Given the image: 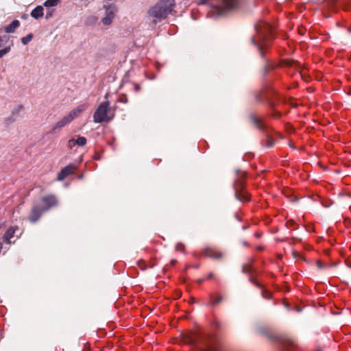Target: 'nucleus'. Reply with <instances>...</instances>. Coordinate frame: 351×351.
Returning a JSON list of instances; mask_svg holds the SVG:
<instances>
[{"label": "nucleus", "instance_id": "40", "mask_svg": "<svg viewBox=\"0 0 351 351\" xmlns=\"http://www.w3.org/2000/svg\"><path fill=\"white\" fill-rule=\"evenodd\" d=\"M248 228H249V226L247 225H243L241 227L242 230H247Z\"/></svg>", "mask_w": 351, "mask_h": 351}, {"label": "nucleus", "instance_id": "29", "mask_svg": "<svg viewBox=\"0 0 351 351\" xmlns=\"http://www.w3.org/2000/svg\"><path fill=\"white\" fill-rule=\"evenodd\" d=\"M176 250L177 251L184 252V244L182 243H178L176 245Z\"/></svg>", "mask_w": 351, "mask_h": 351}, {"label": "nucleus", "instance_id": "44", "mask_svg": "<svg viewBox=\"0 0 351 351\" xmlns=\"http://www.w3.org/2000/svg\"><path fill=\"white\" fill-rule=\"evenodd\" d=\"M203 281H204V279H199L197 282H198V283H202Z\"/></svg>", "mask_w": 351, "mask_h": 351}, {"label": "nucleus", "instance_id": "10", "mask_svg": "<svg viewBox=\"0 0 351 351\" xmlns=\"http://www.w3.org/2000/svg\"><path fill=\"white\" fill-rule=\"evenodd\" d=\"M250 118L255 126L258 128L260 130L265 132L266 136V144L265 147L267 148H271L274 145L275 141L274 138L269 134V127L263 121L262 118L257 117L254 114H251L250 115Z\"/></svg>", "mask_w": 351, "mask_h": 351}, {"label": "nucleus", "instance_id": "38", "mask_svg": "<svg viewBox=\"0 0 351 351\" xmlns=\"http://www.w3.org/2000/svg\"><path fill=\"white\" fill-rule=\"evenodd\" d=\"M256 99L259 102H262V98H261V96L260 95H257L256 97Z\"/></svg>", "mask_w": 351, "mask_h": 351}, {"label": "nucleus", "instance_id": "42", "mask_svg": "<svg viewBox=\"0 0 351 351\" xmlns=\"http://www.w3.org/2000/svg\"><path fill=\"white\" fill-rule=\"evenodd\" d=\"M177 261L176 260H171V263L173 265H174L176 264Z\"/></svg>", "mask_w": 351, "mask_h": 351}, {"label": "nucleus", "instance_id": "23", "mask_svg": "<svg viewBox=\"0 0 351 351\" xmlns=\"http://www.w3.org/2000/svg\"><path fill=\"white\" fill-rule=\"evenodd\" d=\"M86 138L84 136H78L77 139H75L76 145L79 146H84L86 144Z\"/></svg>", "mask_w": 351, "mask_h": 351}, {"label": "nucleus", "instance_id": "52", "mask_svg": "<svg viewBox=\"0 0 351 351\" xmlns=\"http://www.w3.org/2000/svg\"><path fill=\"white\" fill-rule=\"evenodd\" d=\"M269 91L271 92V93H273V90L271 89L269 90Z\"/></svg>", "mask_w": 351, "mask_h": 351}, {"label": "nucleus", "instance_id": "19", "mask_svg": "<svg viewBox=\"0 0 351 351\" xmlns=\"http://www.w3.org/2000/svg\"><path fill=\"white\" fill-rule=\"evenodd\" d=\"M75 166L73 164H69L62 169V171L64 172L66 176H69L74 173Z\"/></svg>", "mask_w": 351, "mask_h": 351}, {"label": "nucleus", "instance_id": "35", "mask_svg": "<svg viewBox=\"0 0 351 351\" xmlns=\"http://www.w3.org/2000/svg\"><path fill=\"white\" fill-rule=\"evenodd\" d=\"M263 94L264 95V96H265L267 99H269V97H270V95H269V93H267V90H263Z\"/></svg>", "mask_w": 351, "mask_h": 351}, {"label": "nucleus", "instance_id": "8", "mask_svg": "<svg viewBox=\"0 0 351 351\" xmlns=\"http://www.w3.org/2000/svg\"><path fill=\"white\" fill-rule=\"evenodd\" d=\"M351 0H323L319 3L325 17H330L326 11L337 12L340 8L345 11L350 10V3Z\"/></svg>", "mask_w": 351, "mask_h": 351}, {"label": "nucleus", "instance_id": "22", "mask_svg": "<svg viewBox=\"0 0 351 351\" xmlns=\"http://www.w3.org/2000/svg\"><path fill=\"white\" fill-rule=\"evenodd\" d=\"M34 36L32 33L28 34L26 36L21 38V43L23 45H27L33 38Z\"/></svg>", "mask_w": 351, "mask_h": 351}, {"label": "nucleus", "instance_id": "51", "mask_svg": "<svg viewBox=\"0 0 351 351\" xmlns=\"http://www.w3.org/2000/svg\"><path fill=\"white\" fill-rule=\"evenodd\" d=\"M108 97V94L105 95V98L106 99Z\"/></svg>", "mask_w": 351, "mask_h": 351}, {"label": "nucleus", "instance_id": "32", "mask_svg": "<svg viewBox=\"0 0 351 351\" xmlns=\"http://www.w3.org/2000/svg\"><path fill=\"white\" fill-rule=\"evenodd\" d=\"M53 14V10H47L46 15H45V19H50L51 17H52Z\"/></svg>", "mask_w": 351, "mask_h": 351}, {"label": "nucleus", "instance_id": "31", "mask_svg": "<svg viewBox=\"0 0 351 351\" xmlns=\"http://www.w3.org/2000/svg\"><path fill=\"white\" fill-rule=\"evenodd\" d=\"M75 145H76L75 139L71 138V139L69 140V141H68V147L69 148L71 149V148H73Z\"/></svg>", "mask_w": 351, "mask_h": 351}, {"label": "nucleus", "instance_id": "28", "mask_svg": "<svg viewBox=\"0 0 351 351\" xmlns=\"http://www.w3.org/2000/svg\"><path fill=\"white\" fill-rule=\"evenodd\" d=\"M67 176H66V174L64 173V171H62V170L61 169V171L58 173V177H57V179L58 180H64Z\"/></svg>", "mask_w": 351, "mask_h": 351}, {"label": "nucleus", "instance_id": "3", "mask_svg": "<svg viewBox=\"0 0 351 351\" xmlns=\"http://www.w3.org/2000/svg\"><path fill=\"white\" fill-rule=\"evenodd\" d=\"M175 5V0H160L148 11L149 16L153 19L152 23L156 24L165 19L172 12Z\"/></svg>", "mask_w": 351, "mask_h": 351}, {"label": "nucleus", "instance_id": "14", "mask_svg": "<svg viewBox=\"0 0 351 351\" xmlns=\"http://www.w3.org/2000/svg\"><path fill=\"white\" fill-rule=\"evenodd\" d=\"M20 25V22L18 20H13L8 25L5 27V32L6 33H13L16 29Z\"/></svg>", "mask_w": 351, "mask_h": 351}, {"label": "nucleus", "instance_id": "6", "mask_svg": "<svg viewBox=\"0 0 351 351\" xmlns=\"http://www.w3.org/2000/svg\"><path fill=\"white\" fill-rule=\"evenodd\" d=\"M208 0H199V4L206 3ZM218 4L213 5L208 13V16L217 18L225 15L228 12L234 9L238 3L237 0H217Z\"/></svg>", "mask_w": 351, "mask_h": 351}, {"label": "nucleus", "instance_id": "37", "mask_svg": "<svg viewBox=\"0 0 351 351\" xmlns=\"http://www.w3.org/2000/svg\"><path fill=\"white\" fill-rule=\"evenodd\" d=\"M140 89H141V86H140V85H139V84H136L134 85V90H135L136 92H138V91H139V90H140Z\"/></svg>", "mask_w": 351, "mask_h": 351}, {"label": "nucleus", "instance_id": "49", "mask_svg": "<svg viewBox=\"0 0 351 351\" xmlns=\"http://www.w3.org/2000/svg\"><path fill=\"white\" fill-rule=\"evenodd\" d=\"M82 177H83V176H82V175H80V176H78V178H79L80 179L82 178Z\"/></svg>", "mask_w": 351, "mask_h": 351}, {"label": "nucleus", "instance_id": "27", "mask_svg": "<svg viewBox=\"0 0 351 351\" xmlns=\"http://www.w3.org/2000/svg\"><path fill=\"white\" fill-rule=\"evenodd\" d=\"M67 176H66V174L64 173V171H62V170L61 169V171L58 173V177H57V179L58 180H64Z\"/></svg>", "mask_w": 351, "mask_h": 351}, {"label": "nucleus", "instance_id": "21", "mask_svg": "<svg viewBox=\"0 0 351 351\" xmlns=\"http://www.w3.org/2000/svg\"><path fill=\"white\" fill-rule=\"evenodd\" d=\"M60 0H46L44 3V5L46 8L53 7L58 5Z\"/></svg>", "mask_w": 351, "mask_h": 351}, {"label": "nucleus", "instance_id": "1", "mask_svg": "<svg viewBox=\"0 0 351 351\" xmlns=\"http://www.w3.org/2000/svg\"><path fill=\"white\" fill-rule=\"evenodd\" d=\"M254 28L256 35L251 38V42L257 47L261 58L265 60L262 71L263 77H265L270 71L275 68L282 67L290 71L293 70L294 72H298L302 77H304L301 73L304 67L300 62L289 59H282L279 62L275 63L269 59L265 58L266 51L269 47V40L274 36L273 26L266 21H260L255 24Z\"/></svg>", "mask_w": 351, "mask_h": 351}, {"label": "nucleus", "instance_id": "48", "mask_svg": "<svg viewBox=\"0 0 351 351\" xmlns=\"http://www.w3.org/2000/svg\"><path fill=\"white\" fill-rule=\"evenodd\" d=\"M215 327H216V328H219V324L216 323V324H215Z\"/></svg>", "mask_w": 351, "mask_h": 351}, {"label": "nucleus", "instance_id": "36", "mask_svg": "<svg viewBox=\"0 0 351 351\" xmlns=\"http://www.w3.org/2000/svg\"><path fill=\"white\" fill-rule=\"evenodd\" d=\"M251 271V269L250 270H247L246 269V266L245 265H243V268H242V272L243 273H247V272H250Z\"/></svg>", "mask_w": 351, "mask_h": 351}, {"label": "nucleus", "instance_id": "17", "mask_svg": "<svg viewBox=\"0 0 351 351\" xmlns=\"http://www.w3.org/2000/svg\"><path fill=\"white\" fill-rule=\"evenodd\" d=\"M204 254L206 256L214 258H220L221 257V253L213 252L209 248H206L204 250Z\"/></svg>", "mask_w": 351, "mask_h": 351}, {"label": "nucleus", "instance_id": "46", "mask_svg": "<svg viewBox=\"0 0 351 351\" xmlns=\"http://www.w3.org/2000/svg\"><path fill=\"white\" fill-rule=\"evenodd\" d=\"M296 254H297V252H293V254L294 257H296Z\"/></svg>", "mask_w": 351, "mask_h": 351}, {"label": "nucleus", "instance_id": "24", "mask_svg": "<svg viewBox=\"0 0 351 351\" xmlns=\"http://www.w3.org/2000/svg\"><path fill=\"white\" fill-rule=\"evenodd\" d=\"M112 19H111L110 17L108 16L107 15H106L105 17H104L101 20V22L104 25H109L112 23Z\"/></svg>", "mask_w": 351, "mask_h": 351}, {"label": "nucleus", "instance_id": "2", "mask_svg": "<svg viewBox=\"0 0 351 351\" xmlns=\"http://www.w3.org/2000/svg\"><path fill=\"white\" fill-rule=\"evenodd\" d=\"M254 330L257 334L265 336L269 339L276 341L278 343L280 351H297L296 345L291 339L276 336L273 334L267 326L261 324H256Z\"/></svg>", "mask_w": 351, "mask_h": 351}, {"label": "nucleus", "instance_id": "12", "mask_svg": "<svg viewBox=\"0 0 351 351\" xmlns=\"http://www.w3.org/2000/svg\"><path fill=\"white\" fill-rule=\"evenodd\" d=\"M249 281L251 282L252 283H253L256 287H258V288H261L262 289V295L264 298L267 299V300H269L271 298V294L270 292H269L268 291L264 289L261 285L257 282L256 280H255L254 278H252V277H250L249 278Z\"/></svg>", "mask_w": 351, "mask_h": 351}, {"label": "nucleus", "instance_id": "11", "mask_svg": "<svg viewBox=\"0 0 351 351\" xmlns=\"http://www.w3.org/2000/svg\"><path fill=\"white\" fill-rule=\"evenodd\" d=\"M109 110L110 102L108 101L101 102L94 112L93 121L96 123L109 121L111 119L108 117Z\"/></svg>", "mask_w": 351, "mask_h": 351}, {"label": "nucleus", "instance_id": "15", "mask_svg": "<svg viewBox=\"0 0 351 351\" xmlns=\"http://www.w3.org/2000/svg\"><path fill=\"white\" fill-rule=\"evenodd\" d=\"M43 10L41 5H38L31 12V16L36 19H38L43 16Z\"/></svg>", "mask_w": 351, "mask_h": 351}, {"label": "nucleus", "instance_id": "4", "mask_svg": "<svg viewBox=\"0 0 351 351\" xmlns=\"http://www.w3.org/2000/svg\"><path fill=\"white\" fill-rule=\"evenodd\" d=\"M190 341L197 351H215V338L210 334L198 332L191 337Z\"/></svg>", "mask_w": 351, "mask_h": 351}, {"label": "nucleus", "instance_id": "18", "mask_svg": "<svg viewBox=\"0 0 351 351\" xmlns=\"http://www.w3.org/2000/svg\"><path fill=\"white\" fill-rule=\"evenodd\" d=\"M209 299H210V303L208 304V305L214 306L219 304L223 300V297L221 295H219L218 297H215L214 295L210 294L209 296Z\"/></svg>", "mask_w": 351, "mask_h": 351}, {"label": "nucleus", "instance_id": "26", "mask_svg": "<svg viewBox=\"0 0 351 351\" xmlns=\"http://www.w3.org/2000/svg\"><path fill=\"white\" fill-rule=\"evenodd\" d=\"M287 227L290 228L291 227H294L295 228H298V226L295 223V222L293 219H289L287 221Z\"/></svg>", "mask_w": 351, "mask_h": 351}, {"label": "nucleus", "instance_id": "50", "mask_svg": "<svg viewBox=\"0 0 351 351\" xmlns=\"http://www.w3.org/2000/svg\"><path fill=\"white\" fill-rule=\"evenodd\" d=\"M194 267L195 268H198V265H195Z\"/></svg>", "mask_w": 351, "mask_h": 351}, {"label": "nucleus", "instance_id": "7", "mask_svg": "<svg viewBox=\"0 0 351 351\" xmlns=\"http://www.w3.org/2000/svg\"><path fill=\"white\" fill-rule=\"evenodd\" d=\"M235 174L236 178L233 183L235 198L240 202L250 201V195L248 193L244 190L246 173L240 169H237L235 171Z\"/></svg>", "mask_w": 351, "mask_h": 351}, {"label": "nucleus", "instance_id": "25", "mask_svg": "<svg viewBox=\"0 0 351 351\" xmlns=\"http://www.w3.org/2000/svg\"><path fill=\"white\" fill-rule=\"evenodd\" d=\"M10 50H11V48L10 46L5 47V48L0 49V58L3 57L8 53H9L10 51Z\"/></svg>", "mask_w": 351, "mask_h": 351}, {"label": "nucleus", "instance_id": "34", "mask_svg": "<svg viewBox=\"0 0 351 351\" xmlns=\"http://www.w3.org/2000/svg\"><path fill=\"white\" fill-rule=\"evenodd\" d=\"M97 21V18L95 17V16H90L88 19V21H87V23H94Z\"/></svg>", "mask_w": 351, "mask_h": 351}, {"label": "nucleus", "instance_id": "13", "mask_svg": "<svg viewBox=\"0 0 351 351\" xmlns=\"http://www.w3.org/2000/svg\"><path fill=\"white\" fill-rule=\"evenodd\" d=\"M104 8L106 10V15L113 19L115 16V13L117 11L116 6L112 4H109L104 5Z\"/></svg>", "mask_w": 351, "mask_h": 351}, {"label": "nucleus", "instance_id": "47", "mask_svg": "<svg viewBox=\"0 0 351 351\" xmlns=\"http://www.w3.org/2000/svg\"><path fill=\"white\" fill-rule=\"evenodd\" d=\"M243 243V245H245V246H247V243L246 241H244Z\"/></svg>", "mask_w": 351, "mask_h": 351}, {"label": "nucleus", "instance_id": "16", "mask_svg": "<svg viewBox=\"0 0 351 351\" xmlns=\"http://www.w3.org/2000/svg\"><path fill=\"white\" fill-rule=\"evenodd\" d=\"M15 230L13 228H10L7 230L3 236V241L6 243H10V239L14 237Z\"/></svg>", "mask_w": 351, "mask_h": 351}, {"label": "nucleus", "instance_id": "30", "mask_svg": "<svg viewBox=\"0 0 351 351\" xmlns=\"http://www.w3.org/2000/svg\"><path fill=\"white\" fill-rule=\"evenodd\" d=\"M271 116L275 119H277L281 116V113L276 110H274L271 114Z\"/></svg>", "mask_w": 351, "mask_h": 351}, {"label": "nucleus", "instance_id": "39", "mask_svg": "<svg viewBox=\"0 0 351 351\" xmlns=\"http://www.w3.org/2000/svg\"><path fill=\"white\" fill-rule=\"evenodd\" d=\"M234 217L239 221H242L241 218L237 214H234Z\"/></svg>", "mask_w": 351, "mask_h": 351}, {"label": "nucleus", "instance_id": "9", "mask_svg": "<svg viewBox=\"0 0 351 351\" xmlns=\"http://www.w3.org/2000/svg\"><path fill=\"white\" fill-rule=\"evenodd\" d=\"M84 105H80L76 108L71 110L69 114L64 117L61 120L58 121L51 130L49 132V134H53L56 130L61 129L67 124L70 123L75 117H77L81 112L85 110Z\"/></svg>", "mask_w": 351, "mask_h": 351}, {"label": "nucleus", "instance_id": "41", "mask_svg": "<svg viewBox=\"0 0 351 351\" xmlns=\"http://www.w3.org/2000/svg\"><path fill=\"white\" fill-rule=\"evenodd\" d=\"M214 274L213 273H210L208 275V277L207 278H212L213 277Z\"/></svg>", "mask_w": 351, "mask_h": 351}, {"label": "nucleus", "instance_id": "33", "mask_svg": "<svg viewBox=\"0 0 351 351\" xmlns=\"http://www.w3.org/2000/svg\"><path fill=\"white\" fill-rule=\"evenodd\" d=\"M119 101L121 103L126 104L128 103V98L125 95H123L119 99Z\"/></svg>", "mask_w": 351, "mask_h": 351}, {"label": "nucleus", "instance_id": "5", "mask_svg": "<svg viewBox=\"0 0 351 351\" xmlns=\"http://www.w3.org/2000/svg\"><path fill=\"white\" fill-rule=\"evenodd\" d=\"M43 204H34L29 215V220L32 223L36 222L41 215L51 208L57 205V199L54 195H48L42 197Z\"/></svg>", "mask_w": 351, "mask_h": 351}, {"label": "nucleus", "instance_id": "43", "mask_svg": "<svg viewBox=\"0 0 351 351\" xmlns=\"http://www.w3.org/2000/svg\"><path fill=\"white\" fill-rule=\"evenodd\" d=\"M128 79V73H126L125 75H124V77H123V80H127Z\"/></svg>", "mask_w": 351, "mask_h": 351}, {"label": "nucleus", "instance_id": "20", "mask_svg": "<svg viewBox=\"0 0 351 351\" xmlns=\"http://www.w3.org/2000/svg\"><path fill=\"white\" fill-rule=\"evenodd\" d=\"M22 106H17L16 108H15L13 110H12V116L10 117H8L6 119V121L8 122V121H14V118L13 117V116L15 114H17L20 112V110L22 109Z\"/></svg>", "mask_w": 351, "mask_h": 351}, {"label": "nucleus", "instance_id": "45", "mask_svg": "<svg viewBox=\"0 0 351 351\" xmlns=\"http://www.w3.org/2000/svg\"><path fill=\"white\" fill-rule=\"evenodd\" d=\"M2 40H2L1 37L0 36V47H1V42H2Z\"/></svg>", "mask_w": 351, "mask_h": 351}]
</instances>
